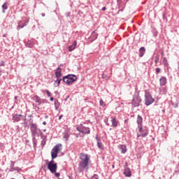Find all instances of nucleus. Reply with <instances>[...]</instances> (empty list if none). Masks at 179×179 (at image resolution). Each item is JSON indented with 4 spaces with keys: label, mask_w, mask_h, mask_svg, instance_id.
Instances as JSON below:
<instances>
[{
    "label": "nucleus",
    "mask_w": 179,
    "mask_h": 179,
    "mask_svg": "<svg viewBox=\"0 0 179 179\" xmlns=\"http://www.w3.org/2000/svg\"><path fill=\"white\" fill-rule=\"evenodd\" d=\"M162 55H164V52H162Z\"/></svg>",
    "instance_id": "52"
},
{
    "label": "nucleus",
    "mask_w": 179,
    "mask_h": 179,
    "mask_svg": "<svg viewBox=\"0 0 179 179\" xmlns=\"http://www.w3.org/2000/svg\"><path fill=\"white\" fill-rule=\"evenodd\" d=\"M30 129L33 137L40 136L43 132L41 129L37 128V125L34 123L30 124Z\"/></svg>",
    "instance_id": "3"
},
{
    "label": "nucleus",
    "mask_w": 179,
    "mask_h": 179,
    "mask_svg": "<svg viewBox=\"0 0 179 179\" xmlns=\"http://www.w3.org/2000/svg\"><path fill=\"white\" fill-rule=\"evenodd\" d=\"M22 117H23L22 115L15 114L13 116V120L14 122H19L22 120Z\"/></svg>",
    "instance_id": "11"
},
{
    "label": "nucleus",
    "mask_w": 179,
    "mask_h": 179,
    "mask_svg": "<svg viewBox=\"0 0 179 179\" xmlns=\"http://www.w3.org/2000/svg\"><path fill=\"white\" fill-rule=\"evenodd\" d=\"M0 76H1V72H0Z\"/></svg>",
    "instance_id": "57"
},
{
    "label": "nucleus",
    "mask_w": 179,
    "mask_h": 179,
    "mask_svg": "<svg viewBox=\"0 0 179 179\" xmlns=\"http://www.w3.org/2000/svg\"><path fill=\"white\" fill-rule=\"evenodd\" d=\"M44 131V132H45V130H43Z\"/></svg>",
    "instance_id": "56"
},
{
    "label": "nucleus",
    "mask_w": 179,
    "mask_h": 179,
    "mask_svg": "<svg viewBox=\"0 0 179 179\" xmlns=\"http://www.w3.org/2000/svg\"><path fill=\"white\" fill-rule=\"evenodd\" d=\"M90 179H99V176L94 175V176H92Z\"/></svg>",
    "instance_id": "38"
},
{
    "label": "nucleus",
    "mask_w": 179,
    "mask_h": 179,
    "mask_svg": "<svg viewBox=\"0 0 179 179\" xmlns=\"http://www.w3.org/2000/svg\"><path fill=\"white\" fill-rule=\"evenodd\" d=\"M117 2L119 8L124 6V0H117Z\"/></svg>",
    "instance_id": "23"
},
{
    "label": "nucleus",
    "mask_w": 179,
    "mask_h": 179,
    "mask_svg": "<svg viewBox=\"0 0 179 179\" xmlns=\"http://www.w3.org/2000/svg\"><path fill=\"white\" fill-rule=\"evenodd\" d=\"M11 164L10 166V170H11L12 169H13L15 167V162H13V161L10 162Z\"/></svg>",
    "instance_id": "31"
},
{
    "label": "nucleus",
    "mask_w": 179,
    "mask_h": 179,
    "mask_svg": "<svg viewBox=\"0 0 179 179\" xmlns=\"http://www.w3.org/2000/svg\"><path fill=\"white\" fill-rule=\"evenodd\" d=\"M112 167H113V169H114L115 166H114V165H113V166H112Z\"/></svg>",
    "instance_id": "54"
},
{
    "label": "nucleus",
    "mask_w": 179,
    "mask_h": 179,
    "mask_svg": "<svg viewBox=\"0 0 179 179\" xmlns=\"http://www.w3.org/2000/svg\"><path fill=\"white\" fill-rule=\"evenodd\" d=\"M159 56H156V57H155V64H158V63H159Z\"/></svg>",
    "instance_id": "34"
},
{
    "label": "nucleus",
    "mask_w": 179,
    "mask_h": 179,
    "mask_svg": "<svg viewBox=\"0 0 179 179\" xmlns=\"http://www.w3.org/2000/svg\"><path fill=\"white\" fill-rule=\"evenodd\" d=\"M41 138H42L41 145H42V146H44V145H45V142H46V141H45L46 137H45V136H42Z\"/></svg>",
    "instance_id": "26"
},
{
    "label": "nucleus",
    "mask_w": 179,
    "mask_h": 179,
    "mask_svg": "<svg viewBox=\"0 0 179 179\" xmlns=\"http://www.w3.org/2000/svg\"><path fill=\"white\" fill-rule=\"evenodd\" d=\"M62 69H61V67H58L56 70H55V76L56 78H61V76H62Z\"/></svg>",
    "instance_id": "13"
},
{
    "label": "nucleus",
    "mask_w": 179,
    "mask_h": 179,
    "mask_svg": "<svg viewBox=\"0 0 179 179\" xmlns=\"http://www.w3.org/2000/svg\"><path fill=\"white\" fill-rule=\"evenodd\" d=\"M15 100H16V99H17V96H15Z\"/></svg>",
    "instance_id": "53"
},
{
    "label": "nucleus",
    "mask_w": 179,
    "mask_h": 179,
    "mask_svg": "<svg viewBox=\"0 0 179 179\" xmlns=\"http://www.w3.org/2000/svg\"><path fill=\"white\" fill-rule=\"evenodd\" d=\"M119 149L121 150V153H127V145H119Z\"/></svg>",
    "instance_id": "17"
},
{
    "label": "nucleus",
    "mask_w": 179,
    "mask_h": 179,
    "mask_svg": "<svg viewBox=\"0 0 179 179\" xmlns=\"http://www.w3.org/2000/svg\"><path fill=\"white\" fill-rule=\"evenodd\" d=\"M163 64L164 66H169V62H167V59L166 57L163 58Z\"/></svg>",
    "instance_id": "28"
},
{
    "label": "nucleus",
    "mask_w": 179,
    "mask_h": 179,
    "mask_svg": "<svg viewBox=\"0 0 179 179\" xmlns=\"http://www.w3.org/2000/svg\"><path fill=\"white\" fill-rule=\"evenodd\" d=\"M45 92L47 93L48 97H51V92L50 91L45 90Z\"/></svg>",
    "instance_id": "35"
},
{
    "label": "nucleus",
    "mask_w": 179,
    "mask_h": 179,
    "mask_svg": "<svg viewBox=\"0 0 179 179\" xmlns=\"http://www.w3.org/2000/svg\"><path fill=\"white\" fill-rule=\"evenodd\" d=\"M78 44V42L75 41L69 47V51H73L74 48H76V45Z\"/></svg>",
    "instance_id": "18"
},
{
    "label": "nucleus",
    "mask_w": 179,
    "mask_h": 179,
    "mask_svg": "<svg viewBox=\"0 0 179 179\" xmlns=\"http://www.w3.org/2000/svg\"><path fill=\"white\" fill-rule=\"evenodd\" d=\"M59 106H60L59 101H58V100L55 101V110H58L59 108Z\"/></svg>",
    "instance_id": "24"
},
{
    "label": "nucleus",
    "mask_w": 179,
    "mask_h": 179,
    "mask_svg": "<svg viewBox=\"0 0 179 179\" xmlns=\"http://www.w3.org/2000/svg\"><path fill=\"white\" fill-rule=\"evenodd\" d=\"M155 71H156L157 75H159V73H160V72H162V69H160V68H157Z\"/></svg>",
    "instance_id": "32"
},
{
    "label": "nucleus",
    "mask_w": 179,
    "mask_h": 179,
    "mask_svg": "<svg viewBox=\"0 0 179 179\" xmlns=\"http://www.w3.org/2000/svg\"><path fill=\"white\" fill-rule=\"evenodd\" d=\"M76 129L78 131V132H81V134H84L85 135L90 134V128L85 127L82 124L77 127Z\"/></svg>",
    "instance_id": "7"
},
{
    "label": "nucleus",
    "mask_w": 179,
    "mask_h": 179,
    "mask_svg": "<svg viewBox=\"0 0 179 179\" xmlns=\"http://www.w3.org/2000/svg\"><path fill=\"white\" fill-rule=\"evenodd\" d=\"M145 52H146V49H145V47H141L139 49V57L140 58H142L143 55H145Z\"/></svg>",
    "instance_id": "16"
},
{
    "label": "nucleus",
    "mask_w": 179,
    "mask_h": 179,
    "mask_svg": "<svg viewBox=\"0 0 179 179\" xmlns=\"http://www.w3.org/2000/svg\"><path fill=\"white\" fill-rule=\"evenodd\" d=\"M57 164V163H55V162H54V159H52V160H51L50 162H49L48 163V164Z\"/></svg>",
    "instance_id": "37"
},
{
    "label": "nucleus",
    "mask_w": 179,
    "mask_h": 179,
    "mask_svg": "<svg viewBox=\"0 0 179 179\" xmlns=\"http://www.w3.org/2000/svg\"><path fill=\"white\" fill-rule=\"evenodd\" d=\"M96 141H97V146H98V148H99V149H101V150L104 149V147L103 146V144L101 143V142H100V141H99V138H98V137H96Z\"/></svg>",
    "instance_id": "21"
},
{
    "label": "nucleus",
    "mask_w": 179,
    "mask_h": 179,
    "mask_svg": "<svg viewBox=\"0 0 179 179\" xmlns=\"http://www.w3.org/2000/svg\"><path fill=\"white\" fill-rule=\"evenodd\" d=\"M53 174H55V177H59V176H61V174L59 173H54Z\"/></svg>",
    "instance_id": "41"
},
{
    "label": "nucleus",
    "mask_w": 179,
    "mask_h": 179,
    "mask_svg": "<svg viewBox=\"0 0 179 179\" xmlns=\"http://www.w3.org/2000/svg\"><path fill=\"white\" fill-rule=\"evenodd\" d=\"M24 26H27V22H25L23 25H19L18 29H23Z\"/></svg>",
    "instance_id": "33"
},
{
    "label": "nucleus",
    "mask_w": 179,
    "mask_h": 179,
    "mask_svg": "<svg viewBox=\"0 0 179 179\" xmlns=\"http://www.w3.org/2000/svg\"><path fill=\"white\" fill-rule=\"evenodd\" d=\"M143 121V119L142 118V116L141 115H138L137 116V124L139 127V132H142V122Z\"/></svg>",
    "instance_id": "9"
},
{
    "label": "nucleus",
    "mask_w": 179,
    "mask_h": 179,
    "mask_svg": "<svg viewBox=\"0 0 179 179\" xmlns=\"http://www.w3.org/2000/svg\"><path fill=\"white\" fill-rule=\"evenodd\" d=\"M162 113H166V110L163 109L162 110Z\"/></svg>",
    "instance_id": "50"
},
{
    "label": "nucleus",
    "mask_w": 179,
    "mask_h": 179,
    "mask_svg": "<svg viewBox=\"0 0 179 179\" xmlns=\"http://www.w3.org/2000/svg\"><path fill=\"white\" fill-rule=\"evenodd\" d=\"M3 37H6V35L4 34V35L3 36Z\"/></svg>",
    "instance_id": "51"
},
{
    "label": "nucleus",
    "mask_w": 179,
    "mask_h": 179,
    "mask_svg": "<svg viewBox=\"0 0 179 179\" xmlns=\"http://www.w3.org/2000/svg\"><path fill=\"white\" fill-rule=\"evenodd\" d=\"M111 123H112V128H117V127H118V124H120V122H118V121L117 120V118L115 117H113L111 120Z\"/></svg>",
    "instance_id": "12"
},
{
    "label": "nucleus",
    "mask_w": 179,
    "mask_h": 179,
    "mask_svg": "<svg viewBox=\"0 0 179 179\" xmlns=\"http://www.w3.org/2000/svg\"><path fill=\"white\" fill-rule=\"evenodd\" d=\"M155 103V99L152 96V94L148 92H145V106H150V104H153Z\"/></svg>",
    "instance_id": "4"
},
{
    "label": "nucleus",
    "mask_w": 179,
    "mask_h": 179,
    "mask_svg": "<svg viewBox=\"0 0 179 179\" xmlns=\"http://www.w3.org/2000/svg\"><path fill=\"white\" fill-rule=\"evenodd\" d=\"M105 124H106V125H108V126L110 125V123L108 122V119L105 120Z\"/></svg>",
    "instance_id": "39"
},
{
    "label": "nucleus",
    "mask_w": 179,
    "mask_h": 179,
    "mask_svg": "<svg viewBox=\"0 0 179 179\" xmlns=\"http://www.w3.org/2000/svg\"><path fill=\"white\" fill-rule=\"evenodd\" d=\"M65 15L66 16V17H69V16H71V12L66 13Z\"/></svg>",
    "instance_id": "40"
},
{
    "label": "nucleus",
    "mask_w": 179,
    "mask_h": 179,
    "mask_svg": "<svg viewBox=\"0 0 179 179\" xmlns=\"http://www.w3.org/2000/svg\"><path fill=\"white\" fill-rule=\"evenodd\" d=\"M63 138L65 139L66 142H68L69 139V133L68 131H65L63 133Z\"/></svg>",
    "instance_id": "19"
},
{
    "label": "nucleus",
    "mask_w": 179,
    "mask_h": 179,
    "mask_svg": "<svg viewBox=\"0 0 179 179\" xmlns=\"http://www.w3.org/2000/svg\"><path fill=\"white\" fill-rule=\"evenodd\" d=\"M32 100L35 101V103H38V106H40L41 104V99H40V96L35 95L33 98Z\"/></svg>",
    "instance_id": "15"
},
{
    "label": "nucleus",
    "mask_w": 179,
    "mask_h": 179,
    "mask_svg": "<svg viewBox=\"0 0 179 179\" xmlns=\"http://www.w3.org/2000/svg\"><path fill=\"white\" fill-rule=\"evenodd\" d=\"M140 132L141 134L137 135L138 138H141V136H142V138H146V136H148V135L149 134V132L147 129H142L141 131Z\"/></svg>",
    "instance_id": "10"
},
{
    "label": "nucleus",
    "mask_w": 179,
    "mask_h": 179,
    "mask_svg": "<svg viewBox=\"0 0 179 179\" xmlns=\"http://www.w3.org/2000/svg\"><path fill=\"white\" fill-rule=\"evenodd\" d=\"M77 79H78V78L76 77V76H75L73 74H69V75L63 77L62 80H63V82H64V83L69 85H72L73 83H74V82H76Z\"/></svg>",
    "instance_id": "2"
},
{
    "label": "nucleus",
    "mask_w": 179,
    "mask_h": 179,
    "mask_svg": "<svg viewBox=\"0 0 179 179\" xmlns=\"http://www.w3.org/2000/svg\"><path fill=\"white\" fill-rule=\"evenodd\" d=\"M43 125H47V122H43Z\"/></svg>",
    "instance_id": "47"
},
{
    "label": "nucleus",
    "mask_w": 179,
    "mask_h": 179,
    "mask_svg": "<svg viewBox=\"0 0 179 179\" xmlns=\"http://www.w3.org/2000/svg\"><path fill=\"white\" fill-rule=\"evenodd\" d=\"M48 169L50 170V173H57V169H58V166L57 164H48Z\"/></svg>",
    "instance_id": "8"
},
{
    "label": "nucleus",
    "mask_w": 179,
    "mask_h": 179,
    "mask_svg": "<svg viewBox=\"0 0 179 179\" xmlns=\"http://www.w3.org/2000/svg\"><path fill=\"white\" fill-rule=\"evenodd\" d=\"M159 83L160 86H166L167 84V78L164 76H162L161 78L159 79Z\"/></svg>",
    "instance_id": "14"
},
{
    "label": "nucleus",
    "mask_w": 179,
    "mask_h": 179,
    "mask_svg": "<svg viewBox=\"0 0 179 179\" xmlns=\"http://www.w3.org/2000/svg\"><path fill=\"white\" fill-rule=\"evenodd\" d=\"M41 15L43 16V17H44V16H45V13H43Z\"/></svg>",
    "instance_id": "46"
},
{
    "label": "nucleus",
    "mask_w": 179,
    "mask_h": 179,
    "mask_svg": "<svg viewBox=\"0 0 179 179\" xmlns=\"http://www.w3.org/2000/svg\"><path fill=\"white\" fill-rule=\"evenodd\" d=\"M32 142H33L34 148H36L37 146V139H36V137L32 138Z\"/></svg>",
    "instance_id": "27"
},
{
    "label": "nucleus",
    "mask_w": 179,
    "mask_h": 179,
    "mask_svg": "<svg viewBox=\"0 0 179 179\" xmlns=\"http://www.w3.org/2000/svg\"><path fill=\"white\" fill-rule=\"evenodd\" d=\"M4 65H5V62H1L0 63V66H4Z\"/></svg>",
    "instance_id": "42"
},
{
    "label": "nucleus",
    "mask_w": 179,
    "mask_h": 179,
    "mask_svg": "<svg viewBox=\"0 0 179 179\" xmlns=\"http://www.w3.org/2000/svg\"><path fill=\"white\" fill-rule=\"evenodd\" d=\"M45 118H48V116H45Z\"/></svg>",
    "instance_id": "55"
},
{
    "label": "nucleus",
    "mask_w": 179,
    "mask_h": 179,
    "mask_svg": "<svg viewBox=\"0 0 179 179\" xmlns=\"http://www.w3.org/2000/svg\"><path fill=\"white\" fill-rule=\"evenodd\" d=\"M29 47V48H31L33 47V44L30 45Z\"/></svg>",
    "instance_id": "49"
},
{
    "label": "nucleus",
    "mask_w": 179,
    "mask_h": 179,
    "mask_svg": "<svg viewBox=\"0 0 179 179\" xmlns=\"http://www.w3.org/2000/svg\"><path fill=\"white\" fill-rule=\"evenodd\" d=\"M50 101H54V97H50Z\"/></svg>",
    "instance_id": "45"
},
{
    "label": "nucleus",
    "mask_w": 179,
    "mask_h": 179,
    "mask_svg": "<svg viewBox=\"0 0 179 179\" xmlns=\"http://www.w3.org/2000/svg\"><path fill=\"white\" fill-rule=\"evenodd\" d=\"M80 159L81 162L78 164V171H87L89 170V166L90 164V158L87 154H85L83 152L80 153Z\"/></svg>",
    "instance_id": "1"
},
{
    "label": "nucleus",
    "mask_w": 179,
    "mask_h": 179,
    "mask_svg": "<svg viewBox=\"0 0 179 179\" xmlns=\"http://www.w3.org/2000/svg\"><path fill=\"white\" fill-rule=\"evenodd\" d=\"M57 79L55 80V83H57V85L56 86H59V83H61V80H62V79H61V78H57Z\"/></svg>",
    "instance_id": "29"
},
{
    "label": "nucleus",
    "mask_w": 179,
    "mask_h": 179,
    "mask_svg": "<svg viewBox=\"0 0 179 179\" xmlns=\"http://www.w3.org/2000/svg\"><path fill=\"white\" fill-rule=\"evenodd\" d=\"M106 7L102 8V10H106Z\"/></svg>",
    "instance_id": "48"
},
{
    "label": "nucleus",
    "mask_w": 179,
    "mask_h": 179,
    "mask_svg": "<svg viewBox=\"0 0 179 179\" xmlns=\"http://www.w3.org/2000/svg\"><path fill=\"white\" fill-rule=\"evenodd\" d=\"M164 89V93H166L167 92V90H166V88H163Z\"/></svg>",
    "instance_id": "44"
},
{
    "label": "nucleus",
    "mask_w": 179,
    "mask_h": 179,
    "mask_svg": "<svg viewBox=\"0 0 179 179\" xmlns=\"http://www.w3.org/2000/svg\"><path fill=\"white\" fill-rule=\"evenodd\" d=\"M20 168H19V167H14L11 170H10V171H20Z\"/></svg>",
    "instance_id": "30"
},
{
    "label": "nucleus",
    "mask_w": 179,
    "mask_h": 179,
    "mask_svg": "<svg viewBox=\"0 0 179 179\" xmlns=\"http://www.w3.org/2000/svg\"><path fill=\"white\" fill-rule=\"evenodd\" d=\"M59 146H62V144H57L56 145L51 151V157L52 159V160H54V159H57V157H58V153H59V151L61 150L59 149Z\"/></svg>",
    "instance_id": "5"
},
{
    "label": "nucleus",
    "mask_w": 179,
    "mask_h": 179,
    "mask_svg": "<svg viewBox=\"0 0 179 179\" xmlns=\"http://www.w3.org/2000/svg\"><path fill=\"white\" fill-rule=\"evenodd\" d=\"M62 117H64V115H61L59 117V120H62Z\"/></svg>",
    "instance_id": "43"
},
{
    "label": "nucleus",
    "mask_w": 179,
    "mask_h": 179,
    "mask_svg": "<svg viewBox=\"0 0 179 179\" xmlns=\"http://www.w3.org/2000/svg\"><path fill=\"white\" fill-rule=\"evenodd\" d=\"M2 9H3V13H5V10H6V9H8V3H4L2 5Z\"/></svg>",
    "instance_id": "25"
},
{
    "label": "nucleus",
    "mask_w": 179,
    "mask_h": 179,
    "mask_svg": "<svg viewBox=\"0 0 179 179\" xmlns=\"http://www.w3.org/2000/svg\"><path fill=\"white\" fill-rule=\"evenodd\" d=\"M125 177H131V171L129 169H126L124 171Z\"/></svg>",
    "instance_id": "22"
},
{
    "label": "nucleus",
    "mask_w": 179,
    "mask_h": 179,
    "mask_svg": "<svg viewBox=\"0 0 179 179\" xmlns=\"http://www.w3.org/2000/svg\"><path fill=\"white\" fill-rule=\"evenodd\" d=\"M90 38L92 40V41H94V40H96L97 38V34H96V30H94L90 36Z\"/></svg>",
    "instance_id": "20"
},
{
    "label": "nucleus",
    "mask_w": 179,
    "mask_h": 179,
    "mask_svg": "<svg viewBox=\"0 0 179 179\" xmlns=\"http://www.w3.org/2000/svg\"><path fill=\"white\" fill-rule=\"evenodd\" d=\"M99 103H100V106H104V101H103V99H101L99 101Z\"/></svg>",
    "instance_id": "36"
},
{
    "label": "nucleus",
    "mask_w": 179,
    "mask_h": 179,
    "mask_svg": "<svg viewBox=\"0 0 179 179\" xmlns=\"http://www.w3.org/2000/svg\"><path fill=\"white\" fill-rule=\"evenodd\" d=\"M141 101L142 99H141V96H139V95H134L133 96V100L131 102L132 107H139V106H141Z\"/></svg>",
    "instance_id": "6"
}]
</instances>
